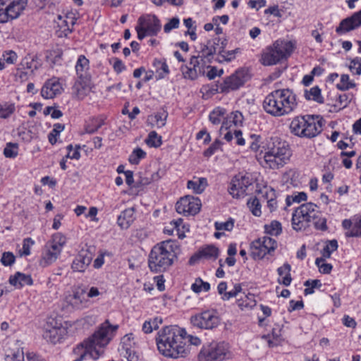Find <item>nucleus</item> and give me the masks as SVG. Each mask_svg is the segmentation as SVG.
<instances>
[{
    "instance_id": "50",
    "label": "nucleus",
    "mask_w": 361,
    "mask_h": 361,
    "mask_svg": "<svg viewBox=\"0 0 361 361\" xmlns=\"http://www.w3.org/2000/svg\"><path fill=\"white\" fill-rule=\"evenodd\" d=\"M233 136L236 139V145L239 146H244L245 145V140L243 137V133L240 130L234 129L233 132L229 130L224 134V138L227 141L230 142L233 140Z\"/></svg>"
},
{
    "instance_id": "36",
    "label": "nucleus",
    "mask_w": 361,
    "mask_h": 361,
    "mask_svg": "<svg viewBox=\"0 0 361 361\" xmlns=\"http://www.w3.org/2000/svg\"><path fill=\"white\" fill-rule=\"evenodd\" d=\"M291 267L288 263H284L281 267L277 269L279 278L277 281L280 284H283L285 286H288L292 282V278L290 275Z\"/></svg>"
},
{
    "instance_id": "58",
    "label": "nucleus",
    "mask_w": 361,
    "mask_h": 361,
    "mask_svg": "<svg viewBox=\"0 0 361 361\" xmlns=\"http://www.w3.org/2000/svg\"><path fill=\"white\" fill-rule=\"evenodd\" d=\"M355 87V83L350 80L348 74H342L340 82L336 85V88L341 91H346Z\"/></svg>"
},
{
    "instance_id": "62",
    "label": "nucleus",
    "mask_w": 361,
    "mask_h": 361,
    "mask_svg": "<svg viewBox=\"0 0 361 361\" xmlns=\"http://www.w3.org/2000/svg\"><path fill=\"white\" fill-rule=\"evenodd\" d=\"M326 258L317 257L315 260V264L318 267L320 273L324 274H330L333 266L329 263H326Z\"/></svg>"
},
{
    "instance_id": "9",
    "label": "nucleus",
    "mask_w": 361,
    "mask_h": 361,
    "mask_svg": "<svg viewBox=\"0 0 361 361\" xmlns=\"http://www.w3.org/2000/svg\"><path fill=\"white\" fill-rule=\"evenodd\" d=\"M294 49L295 44L291 41L276 40L272 46L266 47L259 61L265 66L276 65L290 56Z\"/></svg>"
},
{
    "instance_id": "22",
    "label": "nucleus",
    "mask_w": 361,
    "mask_h": 361,
    "mask_svg": "<svg viewBox=\"0 0 361 361\" xmlns=\"http://www.w3.org/2000/svg\"><path fill=\"white\" fill-rule=\"evenodd\" d=\"M341 226L345 231L346 237L361 238V214L343 219Z\"/></svg>"
},
{
    "instance_id": "8",
    "label": "nucleus",
    "mask_w": 361,
    "mask_h": 361,
    "mask_svg": "<svg viewBox=\"0 0 361 361\" xmlns=\"http://www.w3.org/2000/svg\"><path fill=\"white\" fill-rule=\"evenodd\" d=\"M75 71L77 80L74 85V89L77 97L83 99L94 87L90 73V60L83 54L78 56Z\"/></svg>"
},
{
    "instance_id": "26",
    "label": "nucleus",
    "mask_w": 361,
    "mask_h": 361,
    "mask_svg": "<svg viewBox=\"0 0 361 361\" xmlns=\"http://www.w3.org/2000/svg\"><path fill=\"white\" fill-rule=\"evenodd\" d=\"M244 116L239 111H232L229 114H226L220 128V133L223 134L224 130L233 132L234 129L232 128L242 126Z\"/></svg>"
},
{
    "instance_id": "4",
    "label": "nucleus",
    "mask_w": 361,
    "mask_h": 361,
    "mask_svg": "<svg viewBox=\"0 0 361 361\" xmlns=\"http://www.w3.org/2000/svg\"><path fill=\"white\" fill-rule=\"evenodd\" d=\"M293 151L289 143L278 137L265 140L263 150L257 154L256 159L264 169L279 170L290 160Z\"/></svg>"
},
{
    "instance_id": "5",
    "label": "nucleus",
    "mask_w": 361,
    "mask_h": 361,
    "mask_svg": "<svg viewBox=\"0 0 361 361\" xmlns=\"http://www.w3.org/2000/svg\"><path fill=\"white\" fill-rule=\"evenodd\" d=\"M298 97L290 88H281L271 91L264 99L262 107L264 111L274 116H288L298 107Z\"/></svg>"
},
{
    "instance_id": "42",
    "label": "nucleus",
    "mask_w": 361,
    "mask_h": 361,
    "mask_svg": "<svg viewBox=\"0 0 361 361\" xmlns=\"http://www.w3.org/2000/svg\"><path fill=\"white\" fill-rule=\"evenodd\" d=\"M162 322L163 320L160 317H154L149 319L143 323L142 331L146 334H150L154 330L158 329Z\"/></svg>"
},
{
    "instance_id": "2",
    "label": "nucleus",
    "mask_w": 361,
    "mask_h": 361,
    "mask_svg": "<svg viewBox=\"0 0 361 361\" xmlns=\"http://www.w3.org/2000/svg\"><path fill=\"white\" fill-rule=\"evenodd\" d=\"M118 324H111L109 319L100 324L94 332L73 348L76 355L73 361H84L87 356L97 360L104 354L105 349L116 336Z\"/></svg>"
},
{
    "instance_id": "49",
    "label": "nucleus",
    "mask_w": 361,
    "mask_h": 361,
    "mask_svg": "<svg viewBox=\"0 0 361 361\" xmlns=\"http://www.w3.org/2000/svg\"><path fill=\"white\" fill-rule=\"evenodd\" d=\"M16 111V104L12 102L0 103V118L6 119Z\"/></svg>"
},
{
    "instance_id": "52",
    "label": "nucleus",
    "mask_w": 361,
    "mask_h": 361,
    "mask_svg": "<svg viewBox=\"0 0 361 361\" xmlns=\"http://www.w3.org/2000/svg\"><path fill=\"white\" fill-rule=\"evenodd\" d=\"M20 66L23 69L33 73L35 70L37 69V61L29 54L22 59Z\"/></svg>"
},
{
    "instance_id": "64",
    "label": "nucleus",
    "mask_w": 361,
    "mask_h": 361,
    "mask_svg": "<svg viewBox=\"0 0 361 361\" xmlns=\"http://www.w3.org/2000/svg\"><path fill=\"white\" fill-rule=\"evenodd\" d=\"M349 70L353 75H361V57L356 56L350 61Z\"/></svg>"
},
{
    "instance_id": "37",
    "label": "nucleus",
    "mask_w": 361,
    "mask_h": 361,
    "mask_svg": "<svg viewBox=\"0 0 361 361\" xmlns=\"http://www.w3.org/2000/svg\"><path fill=\"white\" fill-rule=\"evenodd\" d=\"M234 220L229 218L226 221H216L214 223V228L216 231L214 233V236L216 239H220L224 235V231H231L234 227Z\"/></svg>"
},
{
    "instance_id": "23",
    "label": "nucleus",
    "mask_w": 361,
    "mask_h": 361,
    "mask_svg": "<svg viewBox=\"0 0 361 361\" xmlns=\"http://www.w3.org/2000/svg\"><path fill=\"white\" fill-rule=\"evenodd\" d=\"M219 255V250L214 245H206L201 247L189 259L190 265L197 263L202 259H216Z\"/></svg>"
},
{
    "instance_id": "59",
    "label": "nucleus",
    "mask_w": 361,
    "mask_h": 361,
    "mask_svg": "<svg viewBox=\"0 0 361 361\" xmlns=\"http://www.w3.org/2000/svg\"><path fill=\"white\" fill-rule=\"evenodd\" d=\"M265 233L271 235H279L282 232L281 224L276 221H272L269 224L264 226Z\"/></svg>"
},
{
    "instance_id": "43",
    "label": "nucleus",
    "mask_w": 361,
    "mask_h": 361,
    "mask_svg": "<svg viewBox=\"0 0 361 361\" xmlns=\"http://www.w3.org/2000/svg\"><path fill=\"white\" fill-rule=\"evenodd\" d=\"M338 247V241L336 239L328 240L324 243L323 248L321 250V257L329 259L332 253L337 250Z\"/></svg>"
},
{
    "instance_id": "11",
    "label": "nucleus",
    "mask_w": 361,
    "mask_h": 361,
    "mask_svg": "<svg viewBox=\"0 0 361 361\" xmlns=\"http://www.w3.org/2000/svg\"><path fill=\"white\" fill-rule=\"evenodd\" d=\"M161 28V21L154 14H145L140 16L135 26L137 38L140 40L147 36H157Z\"/></svg>"
},
{
    "instance_id": "31",
    "label": "nucleus",
    "mask_w": 361,
    "mask_h": 361,
    "mask_svg": "<svg viewBox=\"0 0 361 361\" xmlns=\"http://www.w3.org/2000/svg\"><path fill=\"white\" fill-rule=\"evenodd\" d=\"M152 182V178L140 174L128 194L133 196L142 195L145 192L146 187Z\"/></svg>"
},
{
    "instance_id": "10",
    "label": "nucleus",
    "mask_w": 361,
    "mask_h": 361,
    "mask_svg": "<svg viewBox=\"0 0 361 361\" xmlns=\"http://www.w3.org/2000/svg\"><path fill=\"white\" fill-rule=\"evenodd\" d=\"M67 243V238L61 233H56L51 235L44 245L39 264L42 267H47L54 264L60 257Z\"/></svg>"
},
{
    "instance_id": "38",
    "label": "nucleus",
    "mask_w": 361,
    "mask_h": 361,
    "mask_svg": "<svg viewBox=\"0 0 361 361\" xmlns=\"http://www.w3.org/2000/svg\"><path fill=\"white\" fill-rule=\"evenodd\" d=\"M227 111L222 106H216L209 114V121L216 126L222 124L223 120L226 115Z\"/></svg>"
},
{
    "instance_id": "18",
    "label": "nucleus",
    "mask_w": 361,
    "mask_h": 361,
    "mask_svg": "<svg viewBox=\"0 0 361 361\" xmlns=\"http://www.w3.org/2000/svg\"><path fill=\"white\" fill-rule=\"evenodd\" d=\"M64 303L72 310H80L89 306V300L86 297V290L81 286L73 287L64 298Z\"/></svg>"
},
{
    "instance_id": "57",
    "label": "nucleus",
    "mask_w": 361,
    "mask_h": 361,
    "mask_svg": "<svg viewBox=\"0 0 361 361\" xmlns=\"http://www.w3.org/2000/svg\"><path fill=\"white\" fill-rule=\"evenodd\" d=\"M135 344V336L133 333L124 335L121 339V345L125 352H129V350L133 349Z\"/></svg>"
},
{
    "instance_id": "6",
    "label": "nucleus",
    "mask_w": 361,
    "mask_h": 361,
    "mask_svg": "<svg viewBox=\"0 0 361 361\" xmlns=\"http://www.w3.org/2000/svg\"><path fill=\"white\" fill-rule=\"evenodd\" d=\"M180 250V244L175 240H166L154 245L147 260L150 271L157 274L168 271L177 260Z\"/></svg>"
},
{
    "instance_id": "39",
    "label": "nucleus",
    "mask_w": 361,
    "mask_h": 361,
    "mask_svg": "<svg viewBox=\"0 0 361 361\" xmlns=\"http://www.w3.org/2000/svg\"><path fill=\"white\" fill-rule=\"evenodd\" d=\"M265 144V140H262V137L260 135L250 134V143L249 148L251 152L259 154L263 150V146Z\"/></svg>"
},
{
    "instance_id": "20",
    "label": "nucleus",
    "mask_w": 361,
    "mask_h": 361,
    "mask_svg": "<svg viewBox=\"0 0 361 361\" xmlns=\"http://www.w3.org/2000/svg\"><path fill=\"white\" fill-rule=\"evenodd\" d=\"M245 74L242 71H236L225 78L220 83V93H228L236 90L245 84Z\"/></svg>"
},
{
    "instance_id": "21",
    "label": "nucleus",
    "mask_w": 361,
    "mask_h": 361,
    "mask_svg": "<svg viewBox=\"0 0 361 361\" xmlns=\"http://www.w3.org/2000/svg\"><path fill=\"white\" fill-rule=\"evenodd\" d=\"M63 91L61 78L52 77L47 80L41 88L40 94L45 99H53Z\"/></svg>"
},
{
    "instance_id": "28",
    "label": "nucleus",
    "mask_w": 361,
    "mask_h": 361,
    "mask_svg": "<svg viewBox=\"0 0 361 361\" xmlns=\"http://www.w3.org/2000/svg\"><path fill=\"white\" fill-rule=\"evenodd\" d=\"M255 295L250 292L242 293L235 300V304L241 311L251 310L257 305Z\"/></svg>"
},
{
    "instance_id": "60",
    "label": "nucleus",
    "mask_w": 361,
    "mask_h": 361,
    "mask_svg": "<svg viewBox=\"0 0 361 361\" xmlns=\"http://www.w3.org/2000/svg\"><path fill=\"white\" fill-rule=\"evenodd\" d=\"M6 361H25L24 353L23 349L16 348L11 350L5 356Z\"/></svg>"
},
{
    "instance_id": "53",
    "label": "nucleus",
    "mask_w": 361,
    "mask_h": 361,
    "mask_svg": "<svg viewBox=\"0 0 361 361\" xmlns=\"http://www.w3.org/2000/svg\"><path fill=\"white\" fill-rule=\"evenodd\" d=\"M316 230L320 231H326L328 229L327 219L324 216L322 212L319 209V214H317V217L314 218L312 221Z\"/></svg>"
},
{
    "instance_id": "24",
    "label": "nucleus",
    "mask_w": 361,
    "mask_h": 361,
    "mask_svg": "<svg viewBox=\"0 0 361 361\" xmlns=\"http://www.w3.org/2000/svg\"><path fill=\"white\" fill-rule=\"evenodd\" d=\"M360 26H361V10L342 20L335 31L337 35H343Z\"/></svg>"
},
{
    "instance_id": "46",
    "label": "nucleus",
    "mask_w": 361,
    "mask_h": 361,
    "mask_svg": "<svg viewBox=\"0 0 361 361\" xmlns=\"http://www.w3.org/2000/svg\"><path fill=\"white\" fill-rule=\"evenodd\" d=\"M283 178L286 183H289L293 187H298L300 185V173L295 169H290L284 175Z\"/></svg>"
},
{
    "instance_id": "35",
    "label": "nucleus",
    "mask_w": 361,
    "mask_h": 361,
    "mask_svg": "<svg viewBox=\"0 0 361 361\" xmlns=\"http://www.w3.org/2000/svg\"><path fill=\"white\" fill-rule=\"evenodd\" d=\"M208 186V180L204 177H194L187 182V188L195 194H202Z\"/></svg>"
},
{
    "instance_id": "1",
    "label": "nucleus",
    "mask_w": 361,
    "mask_h": 361,
    "mask_svg": "<svg viewBox=\"0 0 361 361\" xmlns=\"http://www.w3.org/2000/svg\"><path fill=\"white\" fill-rule=\"evenodd\" d=\"M228 39L225 37H214L206 43H201L197 47L196 54L190 56L188 63L180 67L185 79L195 80L205 74V68L215 59L219 63L231 62L240 52V48L226 51Z\"/></svg>"
},
{
    "instance_id": "19",
    "label": "nucleus",
    "mask_w": 361,
    "mask_h": 361,
    "mask_svg": "<svg viewBox=\"0 0 361 361\" xmlns=\"http://www.w3.org/2000/svg\"><path fill=\"white\" fill-rule=\"evenodd\" d=\"M201 201L191 195L184 196L176 202V210L183 216L195 215L201 208Z\"/></svg>"
},
{
    "instance_id": "56",
    "label": "nucleus",
    "mask_w": 361,
    "mask_h": 361,
    "mask_svg": "<svg viewBox=\"0 0 361 361\" xmlns=\"http://www.w3.org/2000/svg\"><path fill=\"white\" fill-rule=\"evenodd\" d=\"M258 194L261 202L267 203L270 199L272 200L274 197H276L277 193L273 188L265 186L259 190Z\"/></svg>"
},
{
    "instance_id": "14",
    "label": "nucleus",
    "mask_w": 361,
    "mask_h": 361,
    "mask_svg": "<svg viewBox=\"0 0 361 361\" xmlns=\"http://www.w3.org/2000/svg\"><path fill=\"white\" fill-rule=\"evenodd\" d=\"M254 183L252 175L250 173L240 172L231 179L228 192L233 197L239 198L247 195V190Z\"/></svg>"
},
{
    "instance_id": "29",
    "label": "nucleus",
    "mask_w": 361,
    "mask_h": 361,
    "mask_svg": "<svg viewBox=\"0 0 361 361\" xmlns=\"http://www.w3.org/2000/svg\"><path fill=\"white\" fill-rule=\"evenodd\" d=\"M9 283L17 289H21L25 286H32L33 279L30 274H25L17 271L14 275H11L8 279Z\"/></svg>"
},
{
    "instance_id": "44",
    "label": "nucleus",
    "mask_w": 361,
    "mask_h": 361,
    "mask_svg": "<svg viewBox=\"0 0 361 361\" xmlns=\"http://www.w3.org/2000/svg\"><path fill=\"white\" fill-rule=\"evenodd\" d=\"M183 24L187 28L185 35H189L192 41H195L197 38V23L192 18H186L183 19Z\"/></svg>"
},
{
    "instance_id": "40",
    "label": "nucleus",
    "mask_w": 361,
    "mask_h": 361,
    "mask_svg": "<svg viewBox=\"0 0 361 361\" xmlns=\"http://www.w3.org/2000/svg\"><path fill=\"white\" fill-rule=\"evenodd\" d=\"M200 92L203 99H209L216 93L220 92V83H210L202 85Z\"/></svg>"
},
{
    "instance_id": "63",
    "label": "nucleus",
    "mask_w": 361,
    "mask_h": 361,
    "mask_svg": "<svg viewBox=\"0 0 361 361\" xmlns=\"http://www.w3.org/2000/svg\"><path fill=\"white\" fill-rule=\"evenodd\" d=\"M18 154V146L16 143L8 142L4 149V155L6 158H16Z\"/></svg>"
},
{
    "instance_id": "15",
    "label": "nucleus",
    "mask_w": 361,
    "mask_h": 361,
    "mask_svg": "<svg viewBox=\"0 0 361 361\" xmlns=\"http://www.w3.org/2000/svg\"><path fill=\"white\" fill-rule=\"evenodd\" d=\"M277 247L276 241L264 236L253 240L250 244V256L254 260L262 259L267 254H271Z\"/></svg>"
},
{
    "instance_id": "30",
    "label": "nucleus",
    "mask_w": 361,
    "mask_h": 361,
    "mask_svg": "<svg viewBox=\"0 0 361 361\" xmlns=\"http://www.w3.org/2000/svg\"><path fill=\"white\" fill-rule=\"evenodd\" d=\"M154 68L155 79L160 80L169 77L171 71L165 59H154L152 63Z\"/></svg>"
},
{
    "instance_id": "41",
    "label": "nucleus",
    "mask_w": 361,
    "mask_h": 361,
    "mask_svg": "<svg viewBox=\"0 0 361 361\" xmlns=\"http://www.w3.org/2000/svg\"><path fill=\"white\" fill-rule=\"evenodd\" d=\"M304 97L307 100H312L319 104H323L324 100L322 95V90L319 86L316 85L310 90H305Z\"/></svg>"
},
{
    "instance_id": "54",
    "label": "nucleus",
    "mask_w": 361,
    "mask_h": 361,
    "mask_svg": "<svg viewBox=\"0 0 361 361\" xmlns=\"http://www.w3.org/2000/svg\"><path fill=\"white\" fill-rule=\"evenodd\" d=\"M211 288L209 283L204 281L201 278L198 277L191 285V290L195 293H200L202 291L208 292Z\"/></svg>"
},
{
    "instance_id": "61",
    "label": "nucleus",
    "mask_w": 361,
    "mask_h": 361,
    "mask_svg": "<svg viewBox=\"0 0 361 361\" xmlns=\"http://www.w3.org/2000/svg\"><path fill=\"white\" fill-rule=\"evenodd\" d=\"M304 286H305L304 290V295H308L313 294L316 288H320L322 286V283L319 279L307 280L304 283Z\"/></svg>"
},
{
    "instance_id": "55",
    "label": "nucleus",
    "mask_w": 361,
    "mask_h": 361,
    "mask_svg": "<svg viewBox=\"0 0 361 361\" xmlns=\"http://www.w3.org/2000/svg\"><path fill=\"white\" fill-rule=\"evenodd\" d=\"M147 153L140 147L135 148L128 157V161L131 164L137 165L140 161L145 159Z\"/></svg>"
},
{
    "instance_id": "17",
    "label": "nucleus",
    "mask_w": 361,
    "mask_h": 361,
    "mask_svg": "<svg viewBox=\"0 0 361 361\" xmlns=\"http://www.w3.org/2000/svg\"><path fill=\"white\" fill-rule=\"evenodd\" d=\"M227 353L224 343H211L203 346L198 354V361H222Z\"/></svg>"
},
{
    "instance_id": "51",
    "label": "nucleus",
    "mask_w": 361,
    "mask_h": 361,
    "mask_svg": "<svg viewBox=\"0 0 361 361\" xmlns=\"http://www.w3.org/2000/svg\"><path fill=\"white\" fill-rule=\"evenodd\" d=\"M145 143L149 147L158 148L162 145V137L153 130L149 133L145 139Z\"/></svg>"
},
{
    "instance_id": "3",
    "label": "nucleus",
    "mask_w": 361,
    "mask_h": 361,
    "mask_svg": "<svg viewBox=\"0 0 361 361\" xmlns=\"http://www.w3.org/2000/svg\"><path fill=\"white\" fill-rule=\"evenodd\" d=\"M186 330L177 325L163 327L157 333L156 343L159 353L166 357H185L190 353L187 349Z\"/></svg>"
},
{
    "instance_id": "34",
    "label": "nucleus",
    "mask_w": 361,
    "mask_h": 361,
    "mask_svg": "<svg viewBox=\"0 0 361 361\" xmlns=\"http://www.w3.org/2000/svg\"><path fill=\"white\" fill-rule=\"evenodd\" d=\"M105 120L106 118L102 115L90 118L85 125V132L87 134L96 133L105 124Z\"/></svg>"
},
{
    "instance_id": "16",
    "label": "nucleus",
    "mask_w": 361,
    "mask_h": 361,
    "mask_svg": "<svg viewBox=\"0 0 361 361\" xmlns=\"http://www.w3.org/2000/svg\"><path fill=\"white\" fill-rule=\"evenodd\" d=\"M68 334V329L54 318H49L44 327L43 337L47 341L56 344L61 343Z\"/></svg>"
},
{
    "instance_id": "47",
    "label": "nucleus",
    "mask_w": 361,
    "mask_h": 361,
    "mask_svg": "<svg viewBox=\"0 0 361 361\" xmlns=\"http://www.w3.org/2000/svg\"><path fill=\"white\" fill-rule=\"evenodd\" d=\"M47 61L52 66L61 65L63 61V51L60 49L49 51L47 55Z\"/></svg>"
},
{
    "instance_id": "12",
    "label": "nucleus",
    "mask_w": 361,
    "mask_h": 361,
    "mask_svg": "<svg viewBox=\"0 0 361 361\" xmlns=\"http://www.w3.org/2000/svg\"><path fill=\"white\" fill-rule=\"evenodd\" d=\"M27 4V0H0V23L18 18Z\"/></svg>"
},
{
    "instance_id": "48",
    "label": "nucleus",
    "mask_w": 361,
    "mask_h": 361,
    "mask_svg": "<svg viewBox=\"0 0 361 361\" xmlns=\"http://www.w3.org/2000/svg\"><path fill=\"white\" fill-rule=\"evenodd\" d=\"M247 207L250 212L255 216L259 217L262 215V204L259 198L251 197L247 202Z\"/></svg>"
},
{
    "instance_id": "13",
    "label": "nucleus",
    "mask_w": 361,
    "mask_h": 361,
    "mask_svg": "<svg viewBox=\"0 0 361 361\" xmlns=\"http://www.w3.org/2000/svg\"><path fill=\"white\" fill-rule=\"evenodd\" d=\"M191 324L198 329L211 330L220 324L218 312L215 309H207L190 317Z\"/></svg>"
},
{
    "instance_id": "7",
    "label": "nucleus",
    "mask_w": 361,
    "mask_h": 361,
    "mask_svg": "<svg viewBox=\"0 0 361 361\" xmlns=\"http://www.w3.org/2000/svg\"><path fill=\"white\" fill-rule=\"evenodd\" d=\"M324 118L320 115L305 114L294 116L289 125L292 135L301 139L312 140L323 131Z\"/></svg>"
},
{
    "instance_id": "33",
    "label": "nucleus",
    "mask_w": 361,
    "mask_h": 361,
    "mask_svg": "<svg viewBox=\"0 0 361 361\" xmlns=\"http://www.w3.org/2000/svg\"><path fill=\"white\" fill-rule=\"evenodd\" d=\"M134 209L128 208L121 212L117 218V224L122 229L128 228L135 220Z\"/></svg>"
},
{
    "instance_id": "25",
    "label": "nucleus",
    "mask_w": 361,
    "mask_h": 361,
    "mask_svg": "<svg viewBox=\"0 0 361 361\" xmlns=\"http://www.w3.org/2000/svg\"><path fill=\"white\" fill-rule=\"evenodd\" d=\"M304 211V207L300 205L292 214L291 226L293 229L297 232L305 231L311 226Z\"/></svg>"
},
{
    "instance_id": "27",
    "label": "nucleus",
    "mask_w": 361,
    "mask_h": 361,
    "mask_svg": "<svg viewBox=\"0 0 361 361\" xmlns=\"http://www.w3.org/2000/svg\"><path fill=\"white\" fill-rule=\"evenodd\" d=\"M92 260V254L87 250H80L75 257L71 269L73 271L84 272Z\"/></svg>"
},
{
    "instance_id": "45",
    "label": "nucleus",
    "mask_w": 361,
    "mask_h": 361,
    "mask_svg": "<svg viewBox=\"0 0 361 361\" xmlns=\"http://www.w3.org/2000/svg\"><path fill=\"white\" fill-rule=\"evenodd\" d=\"M301 205L304 207V213L312 224L314 218L317 217V214H319V207L311 202L302 204Z\"/></svg>"
},
{
    "instance_id": "32",
    "label": "nucleus",
    "mask_w": 361,
    "mask_h": 361,
    "mask_svg": "<svg viewBox=\"0 0 361 361\" xmlns=\"http://www.w3.org/2000/svg\"><path fill=\"white\" fill-rule=\"evenodd\" d=\"M168 114L166 111L157 112L148 116L147 125L152 128H161L166 125Z\"/></svg>"
}]
</instances>
